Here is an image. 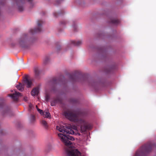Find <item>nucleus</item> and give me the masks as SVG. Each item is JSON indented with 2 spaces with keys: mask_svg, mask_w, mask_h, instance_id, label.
I'll return each mask as SVG.
<instances>
[{
  "mask_svg": "<svg viewBox=\"0 0 156 156\" xmlns=\"http://www.w3.org/2000/svg\"><path fill=\"white\" fill-rule=\"evenodd\" d=\"M66 117L69 120L76 122L80 126L81 130L82 132L86 131L87 129L91 128V126L85 120L80 119V115H85L86 113L84 112L79 111H72L68 110L63 113Z\"/></svg>",
  "mask_w": 156,
  "mask_h": 156,
  "instance_id": "nucleus-1",
  "label": "nucleus"
},
{
  "mask_svg": "<svg viewBox=\"0 0 156 156\" xmlns=\"http://www.w3.org/2000/svg\"><path fill=\"white\" fill-rule=\"evenodd\" d=\"M56 129L60 132L63 133L58 134V136L61 139V140L66 146H69L72 143L69 140H74V138L68 134H76L77 128L75 126H72L70 125H68L66 126H56Z\"/></svg>",
  "mask_w": 156,
  "mask_h": 156,
  "instance_id": "nucleus-2",
  "label": "nucleus"
},
{
  "mask_svg": "<svg viewBox=\"0 0 156 156\" xmlns=\"http://www.w3.org/2000/svg\"><path fill=\"white\" fill-rule=\"evenodd\" d=\"M155 144L151 142H147L143 145L136 152L135 156H146L151 152Z\"/></svg>",
  "mask_w": 156,
  "mask_h": 156,
  "instance_id": "nucleus-3",
  "label": "nucleus"
},
{
  "mask_svg": "<svg viewBox=\"0 0 156 156\" xmlns=\"http://www.w3.org/2000/svg\"><path fill=\"white\" fill-rule=\"evenodd\" d=\"M32 43L31 40L28 35L26 34H23L18 40L19 45L25 48H28Z\"/></svg>",
  "mask_w": 156,
  "mask_h": 156,
  "instance_id": "nucleus-4",
  "label": "nucleus"
},
{
  "mask_svg": "<svg viewBox=\"0 0 156 156\" xmlns=\"http://www.w3.org/2000/svg\"><path fill=\"white\" fill-rule=\"evenodd\" d=\"M43 22L41 20H39L37 21V27L34 29H31L30 32L32 34L37 33L41 31V25L43 24Z\"/></svg>",
  "mask_w": 156,
  "mask_h": 156,
  "instance_id": "nucleus-5",
  "label": "nucleus"
},
{
  "mask_svg": "<svg viewBox=\"0 0 156 156\" xmlns=\"http://www.w3.org/2000/svg\"><path fill=\"white\" fill-rule=\"evenodd\" d=\"M66 153L68 156H81L80 152L77 149L67 150Z\"/></svg>",
  "mask_w": 156,
  "mask_h": 156,
  "instance_id": "nucleus-6",
  "label": "nucleus"
},
{
  "mask_svg": "<svg viewBox=\"0 0 156 156\" xmlns=\"http://www.w3.org/2000/svg\"><path fill=\"white\" fill-rule=\"evenodd\" d=\"M81 76V73L78 71H76L75 74H71L70 75V79L73 81H79L78 78L79 77H80Z\"/></svg>",
  "mask_w": 156,
  "mask_h": 156,
  "instance_id": "nucleus-7",
  "label": "nucleus"
},
{
  "mask_svg": "<svg viewBox=\"0 0 156 156\" xmlns=\"http://www.w3.org/2000/svg\"><path fill=\"white\" fill-rule=\"evenodd\" d=\"M33 80L25 77L23 80L24 84L27 88H30L33 85Z\"/></svg>",
  "mask_w": 156,
  "mask_h": 156,
  "instance_id": "nucleus-8",
  "label": "nucleus"
},
{
  "mask_svg": "<svg viewBox=\"0 0 156 156\" xmlns=\"http://www.w3.org/2000/svg\"><path fill=\"white\" fill-rule=\"evenodd\" d=\"M13 114V112L12 111L9 107L5 108L2 112V114L4 116L8 115L10 116L12 115Z\"/></svg>",
  "mask_w": 156,
  "mask_h": 156,
  "instance_id": "nucleus-9",
  "label": "nucleus"
},
{
  "mask_svg": "<svg viewBox=\"0 0 156 156\" xmlns=\"http://www.w3.org/2000/svg\"><path fill=\"white\" fill-rule=\"evenodd\" d=\"M62 102L61 98L58 96L54 98L53 100L51 101V105L52 106H55L57 103H61Z\"/></svg>",
  "mask_w": 156,
  "mask_h": 156,
  "instance_id": "nucleus-10",
  "label": "nucleus"
},
{
  "mask_svg": "<svg viewBox=\"0 0 156 156\" xmlns=\"http://www.w3.org/2000/svg\"><path fill=\"white\" fill-rule=\"evenodd\" d=\"M21 93L16 91L15 94H10L9 96L11 97L13 100L15 101H18L19 97L21 95Z\"/></svg>",
  "mask_w": 156,
  "mask_h": 156,
  "instance_id": "nucleus-11",
  "label": "nucleus"
},
{
  "mask_svg": "<svg viewBox=\"0 0 156 156\" xmlns=\"http://www.w3.org/2000/svg\"><path fill=\"white\" fill-rule=\"evenodd\" d=\"M39 92V88L36 87L34 88L31 92V94L33 96H35L38 94Z\"/></svg>",
  "mask_w": 156,
  "mask_h": 156,
  "instance_id": "nucleus-12",
  "label": "nucleus"
},
{
  "mask_svg": "<svg viewBox=\"0 0 156 156\" xmlns=\"http://www.w3.org/2000/svg\"><path fill=\"white\" fill-rule=\"evenodd\" d=\"M89 85L91 86H92L94 87L98 85V83L96 81L93 80H91L89 82Z\"/></svg>",
  "mask_w": 156,
  "mask_h": 156,
  "instance_id": "nucleus-13",
  "label": "nucleus"
},
{
  "mask_svg": "<svg viewBox=\"0 0 156 156\" xmlns=\"http://www.w3.org/2000/svg\"><path fill=\"white\" fill-rule=\"evenodd\" d=\"M16 87L18 90L21 91H23L24 89V85L20 83H19V84L17 85H16Z\"/></svg>",
  "mask_w": 156,
  "mask_h": 156,
  "instance_id": "nucleus-14",
  "label": "nucleus"
},
{
  "mask_svg": "<svg viewBox=\"0 0 156 156\" xmlns=\"http://www.w3.org/2000/svg\"><path fill=\"white\" fill-rule=\"evenodd\" d=\"M71 43L74 46H79L81 44L82 42L80 41H71Z\"/></svg>",
  "mask_w": 156,
  "mask_h": 156,
  "instance_id": "nucleus-15",
  "label": "nucleus"
},
{
  "mask_svg": "<svg viewBox=\"0 0 156 156\" xmlns=\"http://www.w3.org/2000/svg\"><path fill=\"white\" fill-rule=\"evenodd\" d=\"M110 22L115 24H117L120 22V21L116 19H112L111 20Z\"/></svg>",
  "mask_w": 156,
  "mask_h": 156,
  "instance_id": "nucleus-16",
  "label": "nucleus"
},
{
  "mask_svg": "<svg viewBox=\"0 0 156 156\" xmlns=\"http://www.w3.org/2000/svg\"><path fill=\"white\" fill-rule=\"evenodd\" d=\"M42 115L44 117L50 118L51 115L48 111L44 112Z\"/></svg>",
  "mask_w": 156,
  "mask_h": 156,
  "instance_id": "nucleus-17",
  "label": "nucleus"
},
{
  "mask_svg": "<svg viewBox=\"0 0 156 156\" xmlns=\"http://www.w3.org/2000/svg\"><path fill=\"white\" fill-rule=\"evenodd\" d=\"M52 82L54 84H56L57 83H58L59 82L60 83L61 82V81L57 78H54L52 79Z\"/></svg>",
  "mask_w": 156,
  "mask_h": 156,
  "instance_id": "nucleus-18",
  "label": "nucleus"
},
{
  "mask_svg": "<svg viewBox=\"0 0 156 156\" xmlns=\"http://www.w3.org/2000/svg\"><path fill=\"white\" fill-rule=\"evenodd\" d=\"M34 71L36 76H38L40 73V71L38 68L37 67H35L34 69Z\"/></svg>",
  "mask_w": 156,
  "mask_h": 156,
  "instance_id": "nucleus-19",
  "label": "nucleus"
},
{
  "mask_svg": "<svg viewBox=\"0 0 156 156\" xmlns=\"http://www.w3.org/2000/svg\"><path fill=\"white\" fill-rule=\"evenodd\" d=\"M41 123L46 128H48V126L47 123L46 121L42 120L41 122Z\"/></svg>",
  "mask_w": 156,
  "mask_h": 156,
  "instance_id": "nucleus-20",
  "label": "nucleus"
},
{
  "mask_svg": "<svg viewBox=\"0 0 156 156\" xmlns=\"http://www.w3.org/2000/svg\"><path fill=\"white\" fill-rule=\"evenodd\" d=\"M49 60V58L48 57H45V58H44V63L45 64L47 63L48 62Z\"/></svg>",
  "mask_w": 156,
  "mask_h": 156,
  "instance_id": "nucleus-21",
  "label": "nucleus"
},
{
  "mask_svg": "<svg viewBox=\"0 0 156 156\" xmlns=\"http://www.w3.org/2000/svg\"><path fill=\"white\" fill-rule=\"evenodd\" d=\"M36 107L37 108V110L42 115V114H43V113L44 112L41 110L40 109L38 108L37 107V105H36Z\"/></svg>",
  "mask_w": 156,
  "mask_h": 156,
  "instance_id": "nucleus-22",
  "label": "nucleus"
},
{
  "mask_svg": "<svg viewBox=\"0 0 156 156\" xmlns=\"http://www.w3.org/2000/svg\"><path fill=\"white\" fill-rule=\"evenodd\" d=\"M18 9L20 11H22L23 10V6L21 5L18 6Z\"/></svg>",
  "mask_w": 156,
  "mask_h": 156,
  "instance_id": "nucleus-23",
  "label": "nucleus"
},
{
  "mask_svg": "<svg viewBox=\"0 0 156 156\" xmlns=\"http://www.w3.org/2000/svg\"><path fill=\"white\" fill-rule=\"evenodd\" d=\"M35 120V116L33 115H31V122H33Z\"/></svg>",
  "mask_w": 156,
  "mask_h": 156,
  "instance_id": "nucleus-24",
  "label": "nucleus"
},
{
  "mask_svg": "<svg viewBox=\"0 0 156 156\" xmlns=\"http://www.w3.org/2000/svg\"><path fill=\"white\" fill-rule=\"evenodd\" d=\"M16 2L17 5H18V4H19L21 3H22V1L21 0H16Z\"/></svg>",
  "mask_w": 156,
  "mask_h": 156,
  "instance_id": "nucleus-25",
  "label": "nucleus"
},
{
  "mask_svg": "<svg viewBox=\"0 0 156 156\" xmlns=\"http://www.w3.org/2000/svg\"><path fill=\"white\" fill-rule=\"evenodd\" d=\"M49 95H48L47 94L46 95V100L48 101V100L49 99Z\"/></svg>",
  "mask_w": 156,
  "mask_h": 156,
  "instance_id": "nucleus-26",
  "label": "nucleus"
},
{
  "mask_svg": "<svg viewBox=\"0 0 156 156\" xmlns=\"http://www.w3.org/2000/svg\"><path fill=\"white\" fill-rule=\"evenodd\" d=\"M33 107V105L32 104H30L29 105V107L30 108L29 110H30V109H32V108Z\"/></svg>",
  "mask_w": 156,
  "mask_h": 156,
  "instance_id": "nucleus-27",
  "label": "nucleus"
},
{
  "mask_svg": "<svg viewBox=\"0 0 156 156\" xmlns=\"http://www.w3.org/2000/svg\"><path fill=\"white\" fill-rule=\"evenodd\" d=\"M61 23L63 24H66V22L65 21H62L61 22Z\"/></svg>",
  "mask_w": 156,
  "mask_h": 156,
  "instance_id": "nucleus-28",
  "label": "nucleus"
},
{
  "mask_svg": "<svg viewBox=\"0 0 156 156\" xmlns=\"http://www.w3.org/2000/svg\"><path fill=\"white\" fill-rule=\"evenodd\" d=\"M55 88H53L51 89V92H53H53H55Z\"/></svg>",
  "mask_w": 156,
  "mask_h": 156,
  "instance_id": "nucleus-29",
  "label": "nucleus"
},
{
  "mask_svg": "<svg viewBox=\"0 0 156 156\" xmlns=\"http://www.w3.org/2000/svg\"><path fill=\"white\" fill-rule=\"evenodd\" d=\"M23 99H24V101H27V98L26 97H25Z\"/></svg>",
  "mask_w": 156,
  "mask_h": 156,
  "instance_id": "nucleus-30",
  "label": "nucleus"
},
{
  "mask_svg": "<svg viewBox=\"0 0 156 156\" xmlns=\"http://www.w3.org/2000/svg\"><path fill=\"white\" fill-rule=\"evenodd\" d=\"M27 1L29 3H31L32 2L33 0H27Z\"/></svg>",
  "mask_w": 156,
  "mask_h": 156,
  "instance_id": "nucleus-31",
  "label": "nucleus"
},
{
  "mask_svg": "<svg viewBox=\"0 0 156 156\" xmlns=\"http://www.w3.org/2000/svg\"><path fill=\"white\" fill-rule=\"evenodd\" d=\"M56 3L57 4H58L60 3V2L59 1H58V0H57L56 1Z\"/></svg>",
  "mask_w": 156,
  "mask_h": 156,
  "instance_id": "nucleus-32",
  "label": "nucleus"
},
{
  "mask_svg": "<svg viewBox=\"0 0 156 156\" xmlns=\"http://www.w3.org/2000/svg\"><path fill=\"white\" fill-rule=\"evenodd\" d=\"M111 69H110V70H106V72H110V71H111Z\"/></svg>",
  "mask_w": 156,
  "mask_h": 156,
  "instance_id": "nucleus-33",
  "label": "nucleus"
},
{
  "mask_svg": "<svg viewBox=\"0 0 156 156\" xmlns=\"http://www.w3.org/2000/svg\"><path fill=\"white\" fill-rule=\"evenodd\" d=\"M3 105V104L2 103L1 104H0V107H2Z\"/></svg>",
  "mask_w": 156,
  "mask_h": 156,
  "instance_id": "nucleus-34",
  "label": "nucleus"
},
{
  "mask_svg": "<svg viewBox=\"0 0 156 156\" xmlns=\"http://www.w3.org/2000/svg\"><path fill=\"white\" fill-rule=\"evenodd\" d=\"M73 27H74V29L75 30L76 28V27L75 26H73Z\"/></svg>",
  "mask_w": 156,
  "mask_h": 156,
  "instance_id": "nucleus-35",
  "label": "nucleus"
},
{
  "mask_svg": "<svg viewBox=\"0 0 156 156\" xmlns=\"http://www.w3.org/2000/svg\"><path fill=\"white\" fill-rule=\"evenodd\" d=\"M82 79H83V80H85V78H84V77H82Z\"/></svg>",
  "mask_w": 156,
  "mask_h": 156,
  "instance_id": "nucleus-36",
  "label": "nucleus"
}]
</instances>
